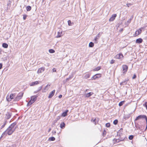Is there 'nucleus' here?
<instances>
[{
	"label": "nucleus",
	"instance_id": "nucleus-1",
	"mask_svg": "<svg viewBox=\"0 0 147 147\" xmlns=\"http://www.w3.org/2000/svg\"><path fill=\"white\" fill-rule=\"evenodd\" d=\"M16 123L14 122L11 124L6 129V130L2 134V136H4L5 134L11 135L15 130L16 127L15 126Z\"/></svg>",
	"mask_w": 147,
	"mask_h": 147
},
{
	"label": "nucleus",
	"instance_id": "nucleus-2",
	"mask_svg": "<svg viewBox=\"0 0 147 147\" xmlns=\"http://www.w3.org/2000/svg\"><path fill=\"white\" fill-rule=\"evenodd\" d=\"M145 119L146 122V129H147V117L144 115H140L137 117L135 119V122L141 119Z\"/></svg>",
	"mask_w": 147,
	"mask_h": 147
},
{
	"label": "nucleus",
	"instance_id": "nucleus-3",
	"mask_svg": "<svg viewBox=\"0 0 147 147\" xmlns=\"http://www.w3.org/2000/svg\"><path fill=\"white\" fill-rule=\"evenodd\" d=\"M16 96L15 94H11L9 96H7L6 97V99L7 101H10L11 100L13 99Z\"/></svg>",
	"mask_w": 147,
	"mask_h": 147
},
{
	"label": "nucleus",
	"instance_id": "nucleus-4",
	"mask_svg": "<svg viewBox=\"0 0 147 147\" xmlns=\"http://www.w3.org/2000/svg\"><path fill=\"white\" fill-rule=\"evenodd\" d=\"M23 93L22 92H21L19 93L16 97L15 99V101H18L22 97L23 95Z\"/></svg>",
	"mask_w": 147,
	"mask_h": 147
},
{
	"label": "nucleus",
	"instance_id": "nucleus-5",
	"mask_svg": "<svg viewBox=\"0 0 147 147\" xmlns=\"http://www.w3.org/2000/svg\"><path fill=\"white\" fill-rule=\"evenodd\" d=\"M123 56V54L121 53L117 54L115 56V58L117 59H120L121 60H122Z\"/></svg>",
	"mask_w": 147,
	"mask_h": 147
},
{
	"label": "nucleus",
	"instance_id": "nucleus-6",
	"mask_svg": "<svg viewBox=\"0 0 147 147\" xmlns=\"http://www.w3.org/2000/svg\"><path fill=\"white\" fill-rule=\"evenodd\" d=\"M122 68L123 69V73H125L128 69V66L126 65H122Z\"/></svg>",
	"mask_w": 147,
	"mask_h": 147
},
{
	"label": "nucleus",
	"instance_id": "nucleus-7",
	"mask_svg": "<svg viewBox=\"0 0 147 147\" xmlns=\"http://www.w3.org/2000/svg\"><path fill=\"white\" fill-rule=\"evenodd\" d=\"M40 81H36L34 82H32L30 84V86H33L36 85H37L39 84V83H40Z\"/></svg>",
	"mask_w": 147,
	"mask_h": 147
},
{
	"label": "nucleus",
	"instance_id": "nucleus-8",
	"mask_svg": "<svg viewBox=\"0 0 147 147\" xmlns=\"http://www.w3.org/2000/svg\"><path fill=\"white\" fill-rule=\"evenodd\" d=\"M117 16L116 14H113L112 15L111 17L109 19V21L110 22L113 21Z\"/></svg>",
	"mask_w": 147,
	"mask_h": 147
},
{
	"label": "nucleus",
	"instance_id": "nucleus-9",
	"mask_svg": "<svg viewBox=\"0 0 147 147\" xmlns=\"http://www.w3.org/2000/svg\"><path fill=\"white\" fill-rule=\"evenodd\" d=\"M45 69V68L43 67H41L38 69L37 73L38 74L41 73L43 72Z\"/></svg>",
	"mask_w": 147,
	"mask_h": 147
},
{
	"label": "nucleus",
	"instance_id": "nucleus-10",
	"mask_svg": "<svg viewBox=\"0 0 147 147\" xmlns=\"http://www.w3.org/2000/svg\"><path fill=\"white\" fill-rule=\"evenodd\" d=\"M55 90H54L51 92L48 96V98H51L54 95L55 93Z\"/></svg>",
	"mask_w": 147,
	"mask_h": 147
},
{
	"label": "nucleus",
	"instance_id": "nucleus-11",
	"mask_svg": "<svg viewBox=\"0 0 147 147\" xmlns=\"http://www.w3.org/2000/svg\"><path fill=\"white\" fill-rule=\"evenodd\" d=\"M37 96H32L31 97V99L34 102L36 100Z\"/></svg>",
	"mask_w": 147,
	"mask_h": 147
},
{
	"label": "nucleus",
	"instance_id": "nucleus-12",
	"mask_svg": "<svg viewBox=\"0 0 147 147\" xmlns=\"http://www.w3.org/2000/svg\"><path fill=\"white\" fill-rule=\"evenodd\" d=\"M93 94V92H90L86 94H85V97H86L88 98L92 95Z\"/></svg>",
	"mask_w": 147,
	"mask_h": 147
},
{
	"label": "nucleus",
	"instance_id": "nucleus-13",
	"mask_svg": "<svg viewBox=\"0 0 147 147\" xmlns=\"http://www.w3.org/2000/svg\"><path fill=\"white\" fill-rule=\"evenodd\" d=\"M143 41L142 39L141 38H139L136 40V43H141Z\"/></svg>",
	"mask_w": 147,
	"mask_h": 147
},
{
	"label": "nucleus",
	"instance_id": "nucleus-14",
	"mask_svg": "<svg viewBox=\"0 0 147 147\" xmlns=\"http://www.w3.org/2000/svg\"><path fill=\"white\" fill-rule=\"evenodd\" d=\"M97 76H100V74H96L94 76H92V77L91 78V80H96L97 78H99V77H97Z\"/></svg>",
	"mask_w": 147,
	"mask_h": 147
},
{
	"label": "nucleus",
	"instance_id": "nucleus-15",
	"mask_svg": "<svg viewBox=\"0 0 147 147\" xmlns=\"http://www.w3.org/2000/svg\"><path fill=\"white\" fill-rule=\"evenodd\" d=\"M68 112V110H67L64 112H63L62 114V116L63 117H65L67 116V113Z\"/></svg>",
	"mask_w": 147,
	"mask_h": 147
},
{
	"label": "nucleus",
	"instance_id": "nucleus-16",
	"mask_svg": "<svg viewBox=\"0 0 147 147\" xmlns=\"http://www.w3.org/2000/svg\"><path fill=\"white\" fill-rule=\"evenodd\" d=\"M65 124L64 122H63L61 123L60 124V127L61 129H63L65 127Z\"/></svg>",
	"mask_w": 147,
	"mask_h": 147
},
{
	"label": "nucleus",
	"instance_id": "nucleus-17",
	"mask_svg": "<svg viewBox=\"0 0 147 147\" xmlns=\"http://www.w3.org/2000/svg\"><path fill=\"white\" fill-rule=\"evenodd\" d=\"M34 102L33 101L31 100H30L28 102L27 104V106H28L31 105Z\"/></svg>",
	"mask_w": 147,
	"mask_h": 147
},
{
	"label": "nucleus",
	"instance_id": "nucleus-18",
	"mask_svg": "<svg viewBox=\"0 0 147 147\" xmlns=\"http://www.w3.org/2000/svg\"><path fill=\"white\" fill-rule=\"evenodd\" d=\"M127 80H125L122 82L120 83V84L121 85H125L127 83Z\"/></svg>",
	"mask_w": 147,
	"mask_h": 147
},
{
	"label": "nucleus",
	"instance_id": "nucleus-19",
	"mask_svg": "<svg viewBox=\"0 0 147 147\" xmlns=\"http://www.w3.org/2000/svg\"><path fill=\"white\" fill-rule=\"evenodd\" d=\"M2 46L4 48H7L8 47V45L6 43H3L2 44Z\"/></svg>",
	"mask_w": 147,
	"mask_h": 147
},
{
	"label": "nucleus",
	"instance_id": "nucleus-20",
	"mask_svg": "<svg viewBox=\"0 0 147 147\" xmlns=\"http://www.w3.org/2000/svg\"><path fill=\"white\" fill-rule=\"evenodd\" d=\"M62 32H58L56 37L57 38L60 37L62 36Z\"/></svg>",
	"mask_w": 147,
	"mask_h": 147
},
{
	"label": "nucleus",
	"instance_id": "nucleus-21",
	"mask_svg": "<svg viewBox=\"0 0 147 147\" xmlns=\"http://www.w3.org/2000/svg\"><path fill=\"white\" fill-rule=\"evenodd\" d=\"M31 9V7L30 6H28L26 7V9L27 11H30Z\"/></svg>",
	"mask_w": 147,
	"mask_h": 147
},
{
	"label": "nucleus",
	"instance_id": "nucleus-22",
	"mask_svg": "<svg viewBox=\"0 0 147 147\" xmlns=\"http://www.w3.org/2000/svg\"><path fill=\"white\" fill-rule=\"evenodd\" d=\"M141 32V30H140L136 31L135 34L136 35H139Z\"/></svg>",
	"mask_w": 147,
	"mask_h": 147
},
{
	"label": "nucleus",
	"instance_id": "nucleus-23",
	"mask_svg": "<svg viewBox=\"0 0 147 147\" xmlns=\"http://www.w3.org/2000/svg\"><path fill=\"white\" fill-rule=\"evenodd\" d=\"M99 34H98L97 36L95 37V38H94V40H95V42L97 43V40L98 39V37H99Z\"/></svg>",
	"mask_w": 147,
	"mask_h": 147
},
{
	"label": "nucleus",
	"instance_id": "nucleus-24",
	"mask_svg": "<svg viewBox=\"0 0 147 147\" xmlns=\"http://www.w3.org/2000/svg\"><path fill=\"white\" fill-rule=\"evenodd\" d=\"M61 118L60 116H58L55 119L54 121V122L56 123V122L58 120H59Z\"/></svg>",
	"mask_w": 147,
	"mask_h": 147
},
{
	"label": "nucleus",
	"instance_id": "nucleus-25",
	"mask_svg": "<svg viewBox=\"0 0 147 147\" xmlns=\"http://www.w3.org/2000/svg\"><path fill=\"white\" fill-rule=\"evenodd\" d=\"M89 47H92L94 46V44L92 42H90L89 44Z\"/></svg>",
	"mask_w": 147,
	"mask_h": 147
},
{
	"label": "nucleus",
	"instance_id": "nucleus-26",
	"mask_svg": "<svg viewBox=\"0 0 147 147\" xmlns=\"http://www.w3.org/2000/svg\"><path fill=\"white\" fill-rule=\"evenodd\" d=\"M55 140V138L53 137H52L49 138V140L50 141H53L54 140Z\"/></svg>",
	"mask_w": 147,
	"mask_h": 147
},
{
	"label": "nucleus",
	"instance_id": "nucleus-27",
	"mask_svg": "<svg viewBox=\"0 0 147 147\" xmlns=\"http://www.w3.org/2000/svg\"><path fill=\"white\" fill-rule=\"evenodd\" d=\"M90 75L88 74H86L84 76V78L86 79H87L90 77Z\"/></svg>",
	"mask_w": 147,
	"mask_h": 147
},
{
	"label": "nucleus",
	"instance_id": "nucleus-28",
	"mask_svg": "<svg viewBox=\"0 0 147 147\" xmlns=\"http://www.w3.org/2000/svg\"><path fill=\"white\" fill-rule=\"evenodd\" d=\"M101 69V67H100V66H98L97 67H96V68H95L94 70V71H98L99 70H100Z\"/></svg>",
	"mask_w": 147,
	"mask_h": 147
},
{
	"label": "nucleus",
	"instance_id": "nucleus-29",
	"mask_svg": "<svg viewBox=\"0 0 147 147\" xmlns=\"http://www.w3.org/2000/svg\"><path fill=\"white\" fill-rule=\"evenodd\" d=\"M125 101H122L120 102L119 103V106H122L124 103Z\"/></svg>",
	"mask_w": 147,
	"mask_h": 147
},
{
	"label": "nucleus",
	"instance_id": "nucleus-30",
	"mask_svg": "<svg viewBox=\"0 0 147 147\" xmlns=\"http://www.w3.org/2000/svg\"><path fill=\"white\" fill-rule=\"evenodd\" d=\"M49 52L50 53H55V51L53 49H50L49 50Z\"/></svg>",
	"mask_w": 147,
	"mask_h": 147
},
{
	"label": "nucleus",
	"instance_id": "nucleus-31",
	"mask_svg": "<svg viewBox=\"0 0 147 147\" xmlns=\"http://www.w3.org/2000/svg\"><path fill=\"white\" fill-rule=\"evenodd\" d=\"M117 123H118V120L117 119L115 120L113 122V124L115 125H116V124H117Z\"/></svg>",
	"mask_w": 147,
	"mask_h": 147
},
{
	"label": "nucleus",
	"instance_id": "nucleus-32",
	"mask_svg": "<svg viewBox=\"0 0 147 147\" xmlns=\"http://www.w3.org/2000/svg\"><path fill=\"white\" fill-rule=\"evenodd\" d=\"M131 19H130L129 20L127 21V22L125 23V24L126 25H128V24H129L131 22Z\"/></svg>",
	"mask_w": 147,
	"mask_h": 147
},
{
	"label": "nucleus",
	"instance_id": "nucleus-33",
	"mask_svg": "<svg viewBox=\"0 0 147 147\" xmlns=\"http://www.w3.org/2000/svg\"><path fill=\"white\" fill-rule=\"evenodd\" d=\"M50 86V84H48L46 86H45V87H46V88H47V90H48Z\"/></svg>",
	"mask_w": 147,
	"mask_h": 147
},
{
	"label": "nucleus",
	"instance_id": "nucleus-34",
	"mask_svg": "<svg viewBox=\"0 0 147 147\" xmlns=\"http://www.w3.org/2000/svg\"><path fill=\"white\" fill-rule=\"evenodd\" d=\"M134 138V136L133 135H130L129 137V139L130 140H132Z\"/></svg>",
	"mask_w": 147,
	"mask_h": 147
},
{
	"label": "nucleus",
	"instance_id": "nucleus-35",
	"mask_svg": "<svg viewBox=\"0 0 147 147\" xmlns=\"http://www.w3.org/2000/svg\"><path fill=\"white\" fill-rule=\"evenodd\" d=\"M6 123V121H5L4 122V124L1 126V128H2L5 126Z\"/></svg>",
	"mask_w": 147,
	"mask_h": 147
},
{
	"label": "nucleus",
	"instance_id": "nucleus-36",
	"mask_svg": "<svg viewBox=\"0 0 147 147\" xmlns=\"http://www.w3.org/2000/svg\"><path fill=\"white\" fill-rule=\"evenodd\" d=\"M110 124L109 123H107L106 124V126L107 127H109L110 126Z\"/></svg>",
	"mask_w": 147,
	"mask_h": 147
},
{
	"label": "nucleus",
	"instance_id": "nucleus-37",
	"mask_svg": "<svg viewBox=\"0 0 147 147\" xmlns=\"http://www.w3.org/2000/svg\"><path fill=\"white\" fill-rule=\"evenodd\" d=\"M47 90V88H46V87H45L42 90V92H46Z\"/></svg>",
	"mask_w": 147,
	"mask_h": 147
},
{
	"label": "nucleus",
	"instance_id": "nucleus-38",
	"mask_svg": "<svg viewBox=\"0 0 147 147\" xmlns=\"http://www.w3.org/2000/svg\"><path fill=\"white\" fill-rule=\"evenodd\" d=\"M23 19L24 20H25L27 16L26 15H23Z\"/></svg>",
	"mask_w": 147,
	"mask_h": 147
},
{
	"label": "nucleus",
	"instance_id": "nucleus-39",
	"mask_svg": "<svg viewBox=\"0 0 147 147\" xmlns=\"http://www.w3.org/2000/svg\"><path fill=\"white\" fill-rule=\"evenodd\" d=\"M6 118L7 119H9L10 117V115H9V114L8 115H6Z\"/></svg>",
	"mask_w": 147,
	"mask_h": 147
},
{
	"label": "nucleus",
	"instance_id": "nucleus-40",
	"mask_svg": "<svg viewBox=\"0 0 147 147\" xmlns=\"http://www.w3.org/2000/svg\"><path fill=\"white\" fill-rule=\"evenodd\" d=\"M68 23L69 26L71 25V22L70 20H69L68 21Z\"/></svg>",
	"mask_w": 147,
	"mask_h": 147
},
{
	"label": "nucleus",
	"instance_id": "nucleus-41",
	"mask_svg": "<svg viewBox=\"0 0 147 147\" xmlns=\"http://www.w3.org/2000/svg\"><path fill=\"white\" fill-rule=\"evenodd\" d=\"M114 62H115V60H114L113 59H112L110 63L111 64H112L114 63Z\"/></svg>",
	"mask_w": 147,
	"mask_h": 147
},
{
	"label": "nucleus",
	"instance_id": "nucleus-42",
	"mask_svg": "<svg viewBox=\"0 0 147 147\" xmlns=\"http://www.w3.org/2000/svg\"><path fill=\"white\" fill-rule=\"evenodd\" d=\"M42 86H41L38 88V91L39 92L41 90V89L42 88Z\"/></svg>",
	"mask_w": 147,
	"mask_h": 147
},
{
	"label": "nucleus",
	"instance_id": "nucleus-43",
	"mask_svg": "<svg viewBox=\"0 0 147 147\" xmlns=\"http://www.w3.org/2000/svg\"><path fill=\"white\" fill-rule=\"evenodd\" d=\"M93 121V122L95 124H96V122L95 121L96 119H92L91 120V121Z\"/></svg>",
	"mask_w": 147,
	"mask_h": 147
},
{
	"label": "nucleus",
	"instance_id": "nucleus-44",
	"mask_svg": "<svg viewBox=\"0 0 147 147\" xmlns=\"http://www.w3.org/2000/svg\"><path fill=\"white\" fill-rule=\"evenodd\" d=\"M126 5L128 7H129L130 6L132 5V4L131 3H127L126 4Z\"/></svg>",
	"mask_w": 147,
	"mask_h": 147
},
{
	"label": "nucleus",
	"instance_id": "nucleus-45",
	"mask_svg": "<svg viewBox=\"0 0 147 147\" xmlns=\"http://www.w3.org/2000/svg\"><path fill=\"white\" fill-rule=\"evenodd\" d=\"M136 75L135 74H134V75L132 77V79H134L136 78Z\"/></svg>",
	"mask_w": 147,
	"mask_h": 147
},
{
	"label": "nucleus",
	"instance_id": "nucleus-46",
	"mask_svg": "<svg viewBox=\"0 0 147 147\" xmlns=\"http://www.w3.org/2000/svg\"><path fill=\"white\" fill-rule=\"evenodd\" d=\"M52 71L53 72H55L56 71V69L55 68H54L52 69Z\"/></svg>",
	"mask_w": 147,
	"mask_h": 147
},
{
	"label": "nucleus",
	"instance_id": "nucleus-47",
	"mask_svg": "<svg viewBox=\"0 0 147 147\" xmlns=\"http://www.w3.org/2000/svg\"><path fill=\"white\" fill-rule=\"evenodd\" d=\"M2 64L1 63H0V69H1L2 67Z\"/></svg>",
	"mask_w": 147,
	"mask_h": 147
},
{
	"label": "nucleus",
	"instance_id": "nucleus-48",
	"mask_svg": "<svg viewBox=\"0 0 147 147\" xmlns=\"http://www.w3.org/2000/svg\"><path fill=\"white\" fill-rule=\"evenodd\" d=\"M62 97V95H59V98H61Z\"/></svg>",
	"mask_w": 147,
	"mask_h": 147
},
{
	"label": "nucleus",
	"instance_id": "nucleus-49",
	"mask_svg": "<svg viewBox=\"0 0 147 147\" xmlns=\"http://www.w3.org/2000/svg\"><path fill=\"white\" fill-rule=\"evenodd\" d=\"M38 92L39 91H38V90L36 91H35L34 92V94Z\"/></svg>",
	"mask_w": 147,
	"mask_h": 147
},
{
	"label": "nucleus",
	"instance_id": "nucleus-50",
	"mask_svg": "<svg viewBox=\"0 0 147 147\" xmlns=\"http://www.w3.org/2000/svg\"><path fill=\"white\" fill-rule=\"evenodd\" d=\"M145 107H146V109L147 110V102H146L145 104Z\"/></svg>",
	"mask_w": 147,
	"mask_h": 147
},
{
	"label": "nucleus",
	"instance_id": "nucleus-51",
	"mask_svg": "<svg viewBox=\"0 0 147 147\" xmlns=\"http://www.w3.org/2000/svg\"><path fill=\"white\" fill-rule=\"evenodd\" d=\"M116 142H119V139H116Z\"/></svg>",
	"mask_w": 147,
	"mask_h": 147
},
{
	"label": "nucleus",
	"instance_id": "nucleus-52",
	"mask_svg": "<svg viewBox=\"0 0 147 147\" xmlns=\"http://www.w3.org/2000/svg\"><path fill=\"white\" fill-rule=\"evenodd\" d=\"M72 77H73V76H69V79H71V78H72Z\"/></svg>",
	"mask_w": 147,
	"mask_h": 147
},
{
	"label": "nucleus",
	"instance_id": "nucleus-53",
	"mask_svg": "<svg viewBox=\"0 0 147 147\" xmlns=\"http://www.w3.org/2000/svg\"><path fill=\"white\" fill-rule=\"evenodd\" d=\"M69 79H70L69 78H67L66 79V81H68L69 80Z\"/></svg>",
	"mask_w": 147,
	"mask_h": 147
},
{
	"label": "nucleus",
	"instance_id": "nucleus-54",
	"mask_svg": "<svg viewBox=\"0 0 147 147\" xmlns=\"http://www.w3.org/2000/svg\"><path fill=\"white\" fill-rule=\"evenodd\" d=\"M51 130V128H50L49 129V131H48V132H49Z\"/></svg>",
	"mask_w": 147,
	"mask_h": 147
},
{
	"label": "nucleus",
	"instance_id": "nucleus-55",
	"mask_svg": "<svg viewBox=\"0 0 147 147\" xmlns=\"http://www.w3.org/2000/svg\"><path fill=\"white\" fill-rule=\"evenodd\" d=\"M97 77H100V76H97Z\"/></svg>",
	"mask_w": 147,
	"mask_h": 147
},
{
	"label": "nucleus",
	"instance_id": "nucleus-56",
	"mask_svg": "<svg viewBox=\"0 0 147 147\" xmlns=\"http://www.w3.org/2000/svg\"><path fill=\"white\" fill-rule=\"evenodd\" d=\"M54 133H56V132H55V131H54Z\"/></svg>",
	"mask_w": 147,
	"mask_h": 147
},
{
	"label": "nucleus",
	"instance_id": "nucleus-57",
	"mask_svg": "<svg viewBox=\"0 0 147 147\" xmlns=\"http://www.w3.org/2000/svg\"><path fill=\"white\" fill-rule=\"evenodd\" d=\"M44 0H42V2H43V1H44Z\"/></svg>",
	"mask_w": 147,
	"mask_h": 147
}]
</instances>
